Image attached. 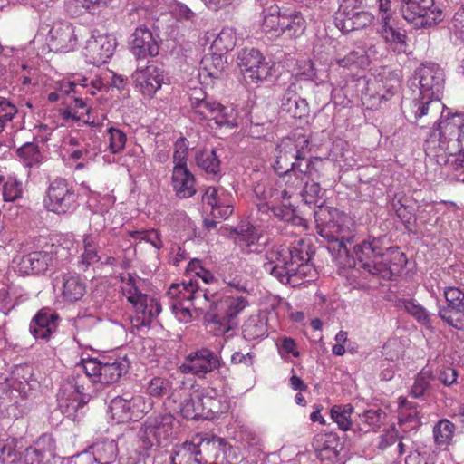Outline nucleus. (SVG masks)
Instances as JSON below:
<instances>
[{"label": "nucleus", "mask_w": 464, "mask_h": 464, "mask_svg": "<svg viewBox=\"0 0 464 464\" xmlns=\"http://www.w3.org/2000/svg\"><path fill=\"white\" fill-rule=\"evenodd\" d=\"M121 282L122 294L130 304L142 295L140 290L142 281L137 276L130 273H122L121 275Z\"/></svg>", "instance_id": "de8ad7c7"}, {"label": "nucleus", "mask_w": 464, "mask_h": 464, "mask_svg": "<svg viewBox=\"0 0 464 464\" xmlns=\"http://www.w3.org/2000/svg\"><path fill=\"white\" fill-rule=\"evenodd\" d=\"M237 65L246 80L258 83L272 76L275 63L266 62L258 50L246 48L238 53Z\"/></svg>", "instance_id": "a211bd4d"}, {"label": "nucleus", "mask_w": 464, "mask_h": 464, "mask_svg": "<svg viewBox=\"0 0 464 464\" xmlns=\"http://www.w3.org/2000/svg\"><path fill=\"white\" fill-rule=\"evenodd\" d=\"M202 394V404L206 411L205 419L214 418L216 415L227 411L229 406L226 396L219 393L213 388L200 390Z\"/></svg>", "instance_id": "c9c22d12"}, {"label": "nucleus", "mask_w": 464, "mask_h": 464, "mask_svg": "<svg viewBox=\"0 0 464 464\" xmlns=\"http://www.w3.org/2000/svg\"><path fill=\"white\" fill-rule=\"evenodd\" d=\"M198 167L208 174L217 175L220 171V160L213 149H203L195 155Z\"/></svg>", "instance_id": "c03bdc74"}, {"label": "nucleus", "mask_w": 464, "mask_h": 464, "mask_svg": "<svg viewBox=\"0 0 464 464\" xmlns=\"http://www.w3.org/2000/svg\"><path fill=\"white\" fill-rule=\"evenodd\" d=\"M169 389V382L160 377L151 379L147 386L148 393L152 397H160Z\"/></svg>", "instance_id": "0e129e2a"}, {"label": "nucleus", "mask_w": 464, "mask_h": 464, "mask_svg": "<svg viewBox=\"0 0 464 464\" xmlns=\"http://www.w3.org/2000/svg\"><path fill=\"white\" fill-rule=\"evenodd\" d=\"M129 368L130 361L126 355L82 359L79 369L84 372V375L72 376L60 389L58 405L61 412L68 419L77 420L84 413L91 398L87 392L88 382L115 383L128 372Z\"/></svg>", "instance_id": "f03ea898"}, {"label": "nucleus", "mask_w": 464, "mask_h": 464, "mask_svg": "<svg viewBox=\"0 0 464 464\" xmlns=\"http://www.w3.org/2000/svg\"><path fill=\"white\" fill-rule=\"evenodd\" d=\"M99 230H92L91 233L83 237V252L81 256V265L86 269L90 265L95 264L100 260L97 252V244L99 239Z\"/></svg>", "instance_id": "a19ab883"}, {"label": "nucleus", "mask_w": 464, "mask_h": 464, "mask_svg": "<svg viewBox=\"0 0 464 464\" xmlns=\"http://www.w3.org/2000/svg\"><path fill=\"white\" fill-rule=\"evenodd\" d=\"M188 142L186 139H179L174 145L173 168H188Z\"/></svg>", "instance_id": "052dcab7"}, {"label": "nucleus", "mask_w": 464, "mask_h": 464, "mask_svg": "<svg viewBox=\"0 0 464 464\" xmlns=\"http://www.w3.org/2000/svg\"><path fill=\"white\" fill-rule=\"evenodd\" d=\"M105 140L109 151L117 154L124 150L127 142V135L123 130L118 128L110 127L107 129Z\"/></svg>", "instance_id": "603ef678"}, {"label": "nucleus", "mask_w": 464, "mask_h": 464, "mask_svg": "<svg viewBox=\"0 0 464 464\" xmlns=\"http://www.w3.org/2000/svg\"><path fill=\"white\" fill-rule=\"evenodd\" d=\"M353 412V407L351 404L334 405L331 408L330 414L333 420L342 430H348L352 426L351 416Z\"/></svg>", "instance_id": "3c124183"}, {"label": "nucleus", "mask_w": 464, "mask_h": 464, "mask_svg": "<svg viewBox=\"0 0 464 464\" xmlns=\"http://www.w3.org/2000/svg\"><path fill=\"white\" fill-rule=\"evenodd\" d=\"M400 77L397 72L383 67L370 78H359L362 104L370 110L377 109L383 101L390 100L400 88Z\"/></svg>", "instance_id": "9b49d317"}, {"label": "nucleus", "mask_w": 464, "mask_h": 464, "mask_svg": "<svg viewBox=\"0 0 464 464\" xmlns=\"http://www.w3.org/2000/svg\"><path fill=\"white\" fill-rule=\"evenodd\" d=\"M235 241L246 252L257 251L256 244L260 239L261 233L258 228L250 224H242L235 230Z\"/></svg>", "instance_id": "58836bf2"}, {"label": "nucleus", "mask_w": 464, "mask_h": 464, "mask_svg": "<svg viewBox=\"0 0 464 464\" xmlns=\"http://www.w3.org/2000/svg\"><path fill=\"white\" fill-rule=\"evenodd\" d=\"M58 315L50 309H41L30 323V333L35 339L48 340L56 331Z\"/></svg>", "instance_id": "7c9ffc66"}, {"label": "nucleus", "mask_w": 464, "mask_h": 464, "mask_svg": "<svg viewBox=\"0 0 464 464\" xmlns=\"http://www.w3.org/2000/svg\"><path fill=\"white\" fill-rule=\"evenodd\" d=\"M78 206V195L67 180L56 179L49 184L44 198V207L48 211L58 215L71 214Z\"/></svg>", "instance_id": "2eb2a0df"}, {"label": "nucleus", "mask_w": 464, "mask_h": 464, "mask_svg": "<svg viewBox=\"0 0 464 464\" xmlns=\"http://www.w3.org/2000/svg\"><path fill=\"white\" fill-rule=\"evenodd\" d=\"M134 420H140L152 407V401L141 394H136L128 398Z\"/></svg>", "instance_id": "4d7b16f0"}, {"label": "nucleus", "mask_w": 464, "mask_h": 464, "mask_svg": "<svg viewBox=\"0 0 464 464\" xmlns=\"http://www.w3.org/2000/svg\"><path fill=\"white\" fill-rule=\"evenodd\" d=\"M411 86L419 90L413 101L412 111L416 119L433 114L437 115L444 104L440 96L444 88V72L438 64L425 63L420 66L411 79Z\"/></svg>", "instance_id": "39448f33"}, {"label": "nucleus", "mask_w": 464, "mask_h": 464, "mask_svg": "<svg viewBox=\"0 0 464 464\" xmlns=\"http://www.w3.org/2000/svg\"><path fill=\"white\" fill-rule=\"evenodd\" d=\"M448 162L451 165V169L455 172V178L464 182V150H461L459 154L452 155L448 160Z\"/></svg>", "instance_id": "774afa93"}, {"label": "nucleus", "mask_w": 464, "mask_h": 464, "mask_svg": "<svg viewBox=\"0 0 464 464\" xmlns=\"http://www.w3.org/2000/svg\"><path fill=\"white\" fill-rule=\"evenodd\" d=\"M80 30L72 23L59 20L53 23L46 41L51 51L55 53H69L79 44Z\"/></svg>", "instance_id": "6ab92c4d"}, {"label": "nucleus", "mask_w": 464, "mask_h": 464, "mask_svg": "<svg viewBox=\"0 0 464 464\" xmlns=\"http://www.w3.org/2000/svg\"><path fill=\"white\" fill-rule=\"evenodd\" d=\"M398 419L401 423L412 421L418 416L416 409L404 397L398 398Z\"/></svg>", "instance_id": "680f3d73"}, {"label": "nucleus", "mask_w": 464, "mask_h": 464, "mask_svg": "<svg viewBox=\"0 0 464 464\" xmlns=\"http://www.w3.org/2000/svg\"><path fill=\"white\" fill-rule=\"evenodd\" d=\"M53 288L58 297L64 303L79 301L85 294V283L76 274H63L53 281Z\"/></svg>", "instance_id": "a878e982"}, {"label": "nucleus", "mask_w": 464, "mask_h": 464, "mask_svg": "<svg viewBox=\"0 0 464 464\" xmlns=\"http://www.w3.org/2000/svg\"><path fill=\"white\" fill-rule=\"evenodd\" d=\"M369 63V56L363 50L350 52L345 57L337 60V63L344 68H364Z\"/></svg>", "instance_id": "5fc2aeb1"}, {"label": "nucleus", "mask_w": 464, "mask_h": 464, "mask_svg": "<svg viewBox=\"0 0 464 464\" xmlns=\"http://www.w3.org/2000/svg\"><path fill=\"white\" fill-rule=\"evenodd\" d=\"M179 428V421L172 414L166 413L150 417L143 423L139 439L145 450L165 448L171 443Z\"/></svg>", "instance_id": "f8f14e48"}, {"label": "nucleus", "mask_w": 464, "mask_h": 464, "mask_svg": "<svg viewBox=\"0 0 464 464\" xmlns=\"http://www.w3.org/2000/svg\"><path fill=\"white\" fill-rule=\"evenodd\" d=\"M19 160L27 168L39 166L44 161V153L39 147L33 143L27 142L17 150Z\"/></svg>", "instance_id": "49530a36"}, {"label": "nucleus", "mask_w": 464, "mask_h": 464, "mask_svg": "<svg viewBox=\"0 0 464 464\" xmlns=\"http://www.w3.org/2000/svg\"><path fill=\"white\" fill-rule=\"evenodd\" d=\"M190 106L195 120L214 121L218 126L237 125V113L232 106H225L207 98L201 91H195L190 97Z\"/></svg>", "instance_id": "ddd939ff"}, {"label": "nucleus", "mask_w": 464, "mask_h": 464, "mask_svg": "<svg viewBox=\"0 0 464 464\" xmlns=\"http://www.w3.org/2000/svg\"><path fill=\"white\" fill-rule=\"evenodd\" d=\"M309 140L305 135H294L281 140L273 151L272 166L287 183L298 184L308 177L304 171L305 153Z\"/></svg>", "instance_id": "0eeeda50"}, {"label": "nucleus", "mask_w": 464, "mask_h": 464, "mask_svg": "<svg viewBox=\"0 0 464 464\" xmlns=\"http://www.w3.org/2000/svg\"><path fill=\"white\" fill-rule=\"evenodd\" d=\"M304 171L307 172L308 177L302 180V183L298 184V181H295L294 184L290 183L291 190L293 194L296 191V189L300 187H304L301 191V196L303 200L306 204H318L322 199L324 191L321 188L319 183L314 181L315 170L311 161L304 162Z\"/></svg>", "instance_id": "473e14b6"}, {"label": "nucleus", "mask_w": 464, "mask_h": 464, "mask_svg": "<svg viewBox=\"0 0 464 464\" xmlns=\"http://www.w3.org/2000/svg\"><path fill=\"white\" fill-rule=\"evenodd\" d=\"M404 306L405 310L414 316L418 322L425 325L430 324L429 314L422 306L416 304L413 302H406Z\"/></svg>", "instance_id": "338daca9"}, {"label": "nucleus", "mask_w": 464, "mask_h": 464, "mask_svg": "<svg viewBox=\"0 0 464 464\" xmlns=\"http://www.w3.org/2000/svg\"><path fill=\"white\" fill-rule=\"evenodd\" d=\"M95 461L99 464H110L118 455V446L114 440L97 441L91 447Z\"/></svg>", "instance_id": "ea45409f"}, {"label": "nucleus", "mask_w": 464, "mask_h": 464, "mask_svg": "<svg viewBox=\"0 0 464 464\" xmlns=\"http://www.w3.org/2000/svg\"><path fill=\"white\" fill-rule=\"evenodd\" d=\"M365 0H343L335 14V24L343 33L360 30L373 22V15L360 11Z\"/></svg>", "instance_id": "f3484780"}, {"label": "nucleus", "mask_w": 464, "mask_h": 464, "mask_svg": "<svg viewBox=\"0 0 464 464\" xmlns=\"http://www.w3.org/2000/svg\"><path fill=\"white\" fill-rule=\"evenodd\" d=\"M283 12L278 5H273L263 12V30L273 36L281 35Z\"/></svg>", "instance_id": "37998d69"}, {"label": "nucleus", "mask_w": 464, "mask_h": 464, "mask_svg": "<svg viewBox=\"0 0 464 464\" xmlns=\"http://www.w3.org/2000/svg\"><path fill=\"white\" fill-rule=\"evenodd\" d=\"M116 47L117 40L114 35L94 30L86 41L83 55L87 63L99 66L112 57Z\"/></svg>", "instance_id": "aec40b11"}, {"label": "nucleus", "mask_w": 464, "mask_h": 464, "mask_svg": "<svg viewBox=\"0 0 464 464\" xmlns=\"http://www.w3.org/2000/svg\"><path fill=\"white\" fill-rule=\"evenodd\" d=\"M171 185L179 198H188L197 192L196 178L188 168H173Z\"/></svg>", "instance_id": "f704fd0d"}, {"label": "nucleus", "mask_w": 464, "mask_h": 464, "mask_svg": "<svg viewBox=\"0 0 464 464\" xmlns=\"http://www.w3.org/2000/svg\"><path fill=\"white\" fill-rule=\"evenodd\" d=\"M53 265V255L47 251H36L24 256L18 265V272L23 275H40Z\"/></svg>", "instance_id": "c756f323"}, {"label": "nucleus", "mask_w": 464, "mask_h": 464, "mask_svg": "<svg viewBox=\"0 0 464 464\" xmlns=\"http://www.w3.org/2000/svg\"><path fill=\"white\" fill-rule=\"evenodd\" d=\"M455 425L447 419L439 420L433 427L434 442L439 447L449 446L455 435Z\"/></svg>", "instance_id": "a18cd8bd"}, {"label": "nucleus", "mask_w": 464, "mask_h": 464, "mask_svg": "<svg viewBox=\"0 0 464 464\" xmlns=\"http://www.w3.org/2000/svg\"><path fill=\"white\" fill-rule=\"evenodd\" d=\"M172 314L180 323H189L202 314L208 329L216 336L227 334L237 325V317L248 306L243 295L212 296L199 287L197 280L172 284L168 291Z\"/></svg>", "instance_id": "f257e3e1"}, {"label": "nucleus", "mask_w": 464, "mask_h": 464, "mask_svg": "<svg viewBox=\"0 0 464 464\" xmlns=\"http://www.w3.org/2000/svg\"><path fill=\"white\" fill-rule=\"evenodd\" d=\"M353 252L363 269L384 279L399 275L407 263L404 253L398 247H384L382 237H368L355 245Z\"/></svg>", "instance_id": "20e7f679"}, {"label": "nucleus", "mask_w": 464, "mask_h": 464, "mask_svg": "<svg viewBox=\"0 0 464 464\" xmlns=\"http://www.w3.org/2000/svg\"><path fill=\"white\" fill-rule=\"evenodd\" d=\"M131 77L138 92L149 98H152L166 81L165 72L154 64L136 69Z\"/></svg>", "instance_id": "b1692460"}, {"label": "nucleus", "mask_w": 464, "mask_h": 464, "mask_svg": "<svg viewBox=\"0 0 464 464\" xmlns=\"http://www.w3.org/2000/svg\"><path fill=\"white\" fill-rule=\"evenodd\" d=\"M385 419V413L380 410H367L362 414L358 415L359 430L364 432L379 428Z\"/></svg>", "instance_id": "09e8293b"}, {"label": "nucleus", "mask_w": 464, "mask_h": 464, "mask_svg": "<svg viewBox=\"0 0 464 464\" xmlns=\"http://www.w3.org/2000/svg\"><path fill=\"white\" fill-rule=\"evenodd\" d=\"M440 120L429 139L426 140L425 151L428 155L438 158V161L443 160L451 168L448 160L458 150L464 140V114L446 113L445 106L439 112Z\"/></svg>", "instance_id": "423d86ee"}, {"label": "nucleus", "mask_w": 464, "mask_h": 464, "mask_svg": "<svg viewBox=\"0 0 464 464\" xmlns=\"http://www.w3.org/2000/svg\"><path fill=\"white\" fill-rule=\"evenodd\" d=\"M135 309L132 324L136 327L149 326L161 312V304L154 296L142 295L131 304Z\"/></svg>", "instance_id": "c85d7f7f"}, {"label": "nucleus", "mask_w": 464, "mask_h": 464, "mask_svg": "<svg viewBox=\"0 0 464 464\" xmlns=\"http://www.w3.org/2000/svg\"><path fill=\"white\" fill-rule=\"evenodd\" d=\"M110 411L111 413L112 419H114L118 423L134 420L130 403L128 402V398H114L111 401Z\"/></svg>", "instance_id": "8fccbe9b"}, {"label": "nucleus", "mask_w": 464, "mask_h": 464, "mask_svg": "<svg viewBox=\"0 0 464 464\" xmlns=\"http://www.w3.org/2000/svg\"><path fill=\"white\" fill-rule=\"evenodd\" d=\"M238 41V34L236 29L230 26L223 27L217 34L211 44L212 62L214 70L208 71V75L218 78L219 73L226 67L225 54L233 50Z\"/></svg>", "instance_id": "412c9836"}, {"label": "nucleus", "mask_w": 464, "mask_h": 464, "mask_svg": "<svg viewBox=\"0 0 464 464\" xmlns=\"http://www.w3.org/2000/svg\"><path fill=\"white\" fill-rule=\"evenodd\" d=\"M129 44L130 53L139 60L157 56L160 52L157 37L146 26H139L135 29Z\"/></svg>", "instance_id": "393cba45"}, {"label": "nucleus", "mask_w": 464, "mask_h": 464, "mask_svg": "<svg viewBox=\"0 0 464 464\" xmlns=\"http://www.w3.org/2000/svg\"><path fill=\"white\" fill-rule=\"evenodd\" d=\"M399 455L406 454L405 464H434L435 459L430 449L417 446L410 439L400 440L396 446Z\"/></svg>", "instance_id": "72a5a7b5"}, {"label": "nucleus", "mask_w": 464, "mask_h": 464, "mask_svg": "<svg viewBox=\"0 0 464 464\" xmlns=\"http://www.w3.org/2000/svg\"><path fill=\"white\" fill-rule=\"evenodd\" d=\"M264 269L283 284H291L294 277L312 276L314 268L311 259L310 242L304 238L290 246L279 244L266 251Z\"/></svg>", "instance_id": "7ed1b4c3"}, {"label": "nucleus", "mask_w": 464, "mask_h": 464, "mask_svg": "<svg viewBox=\"0 0 464 464\" xmlns=\"http://www.w3.org/2000/svg\"><path fill=\"white\" fill-rule=\"evenodd\" d=\"M314 213L318 234L329 242H337L339 251L349 253L347 245L343 242V234L349 229V218L336 208H324L321 205Z\"/></svg>", "instance_id": "4468645a"}, {"label": "nucleus", "mask_w": 464, "mask_h": 464, "mask_svg": "<svg viewBox=\"0 0 464 464\" xmlns=\"http://www.w3.org/2000/svg\"><path fill=\"white\" fill-rule=\"evenodd\" d=\"M32 377V369L27 365L14 368L11 378L0 376V416L18 419L24 413L23 401L26 387Z\"/></svg>", "instance_id": "9d476101"}, {"label": "nucleus", "mask_w": 464, "mask_h": 464, "mask_svg": "<svg viewBox=\"0 0 464 464\" xmlns=\"http://www.w3.org/2000/svg\"><path fill=\"white\" fill-rule=\"evenodd\" d=\"M281 109L290 117L302 119L309 114V105L305 99L301 98L292 86L285 92L281 101Z\"/></svg>", "instance_id": "e433bc0d"}, {"label": "nucleus", "mask_w": 464, "mask_h": 464, "mask_svg": "<svg viewBox=\"0 0 464 464\" xmlns=\"http://www.w3.org/2000/svg\"><path fill=\"white\" fill-rule=\"evenodd\" d=\"M3 198L6 202H13L22 198L23 183L14 176H8L3 185Z\"/></svg>", "instance_id": "864d4df0"}, {"label": "nucleus", "mask_w": 464, "mask_h": 464, "mask_svg": "<svg viewBox=\"0 0 464 464\" xmlns=\"http://www.w3.org/2000/svg\"><path fill=\"white\" fill-rule=\"evenodd\" d=\"M277 188L271 183H260L255 187V194L257 198L266 200L264 204H258V209L262 212L271 210L276 218L289 222L297 227L300 231H305L308 227L306 221L295 213V208L289 202L293 196L290 183L281 178L276 183Z\"/></svg>", "instance_id": "6e6552de"}, {"label": "nucleus", "mask_w": 464, "mask_h": 464, "mask_svg": "<svg viewBox=\"0 0 464 464\" xmlns=\"http://www.w3.org/2000/svg\"><path fill=\"white\" fill-rule=\"evenodd\" d=\"M174 401L176 397H182L179 409L183 418L188 420L205 419L206 411L202 404V394L200 390H194L193 387L182 388L180 391L173 393Z\"/></svg>", "instance_id": "cd10ccee"}, {"label": "nucleus", "mask_w": 464, "mask_h": 464, "mask_svg": "<svg viewBox=\"0 0 464 464\" xmlns=\"http://www.w3.org/2000/svg\"><path fill=\"white\" fill-rule=\"evenodd\" d=\"M130 236L135 241L148 242L157 249H160L163 246L160 234L156 229L134 230L130 232Z\"/></svg>", "instance_id": "bf43d9fd"}, {"label": "nucleus", "mask_w": 464, "mask_h": 464, "mask_svg": "<svg viewBox=\"0 0 464 464\" xmlns=\"http://www.w3.org/2000/svg\"><path fill=\"white\" fill-rule=\"evenodd\" d=\"M220 358L208 349H200L188 353L179 366L180 372L204 377L220 367Z\"/></svg>", "instance_id": "4be33fe9"}, {"label": "nucleus", "mask_w": 464, "mask_h": 464, "mask_svg": "<svg viewBox=\"0 0 464 464\" xmlns=\"http://www.w3.org/2000/svg\"><path fill=\"white\" fill-rule=\"evenodd\" d=\"M431 380H433L432 371L429 368L422 369L417 375L411 387V396L414 398H420L430 388Z\"/></svg>", "instance_id": "6e6d98bb"}, {"label": "nucleus", "mask_w": 464, "mask_h": 464, "mask_svg": "<svg viewBox=\"0 0 464 464\" xmlns=\"http://www.w3.org/2000/svg\"><path fill=\"white\" fill-rule=\"evenodd\" d=\"M443 295L447 304L440 307V317L450 326L460 328L464 316V292L459 287L448 286Z\"/></svg>", "instance_id": "5701e85b"}, {"label": "nucleus", "mask_w": 464, "mask_h": 464, "mask_svg": "<svg viewBox=\"0 0 464 464\" xmlns=\"http://www.w3.org/2000/svg\"><path fill=\"white\" fill-rule=\"evenodd\" d=\"M202 199L210 207V213L215 218L226 219L233 212V198L223 188L208 187Z\"/></svg>", "instance_id": "bb28decb"}, {"label": "nucleus", "mask_w": 464, "mask_h": 464, "mask_svg": "<svg viewBox=\"0 0 464 464\" xmlns=\"http://www.w3.org/2000/svg\"><path fill=\"white\" fill-rule=\"evenodd\" d=\"M401 12L403 18L416 28L434 26L444 18L434 0H401Z\"/></svg>", "instance_id": "dca6fc26"}, {"label": "nucleus", "mask_w": 464, "mask_h": 464, "mask_svg": "<svg viewBox=\"0 0 464 464\" xmlns=\"http://www.w3.org/2000/svg\"><path fill=\"white\" fill-rule=\"evenodd\" d=\"M16 440L5 436L0 438V464H56L55 441L51 435L44 434L34 447L17 457Z\"/></svg>", "instance_id": "1a4fd4ad"}, {"label": "nucleus", "mask_w": 464, "mask_h": 464, "mask_svg": "<svg viewBox=\"0 0 464 464\" xmlns=\"http://www.w3.org/2000/svg\"><path fill=\"white\" fill-rule=\"evenodd\" d=\"M113 0H76L78 5L92 14H100L107 8Z\"/></svg>", "instance_id": "69168bd1"}, {"label": "nucleus", "mask_w": 464, "mask_h": 464, "mask_svg": "<svg viewBox=\"0 0 464 464\" xmlns=\"http://www.w3.org/2000/svg\"><path fill=\"white\" fill-rule=\"evenodd\" d=\"M266 323L260 315H251L243 324L242 335L246 340L255 341L266 335Z\"/></svg>", "instance_id": "79ce46f5"}, {"label": "nucleus", "mask_w": 464, "mask_h": 464, "mask_svg": "<svg viewBox=\"0 0 464 464\" xmlns=\"http://www.w3.org/2000/svg\"><path fill=\"white\" fill-rule=\"evenodd\" d=\"M306 29V21L302 13L296 10H285L283 12L281 34L288 37H298Z\"/></svg>", "instance_id": "4c0bfd02"}, {"label": "nucleus", "mask_w": 464, "mask_h": 464, "mask_svg": "<svg viewBox=\"0 0 464 464\" xmlns=\"http://www.w3.org/2000/svg\"><path fill=\"white\" fill-rule=\"evenodd\" d=\"M17 113L16 107L9 101L0 98V133L12 126V121Z\"/></svg>", "instance_id": "13d9d810"}, {"label": "nucleus", "mask_w": 464, "mask_h": 464, "mask_svg": "<svg viewBox=\"0 0 464 464\" xmlns=\"http://www.w3.org/2000/svg\"><path fill=\"white\" fill-rule=\"evenodd\" d=\"M68 154H69L70 159H72L75 160H82V162H79L76 165V167H75L76 169H80L83 168L85 165L84 162H88V161L92 160L93 159V157L95 156V152L92 151V150H89L85 146V144L84 145L82 144V145H80V147L70 150Z\"/></svg>", "instance_id": "e2e57ef3"}, {"label": "nucleus", "mask_w": 464, "mask_h": 464, "mask_svg": "<svg viewBox=\"0 0 464 464\" xmlns=\"http://www.w3.org/2000/svg\"><path fill=\"white\" fill-rule=\"evenodd\" d=\"M378 31L386 44L393 52L398 53L406 52V34L396 25L395 18L389 20L385 15V18L379 22Z\"/></svg>", "instance_id": "2f4dec72"}]
</instances>
